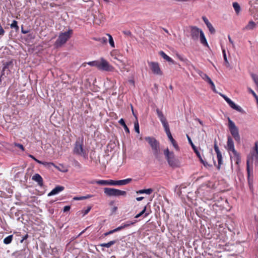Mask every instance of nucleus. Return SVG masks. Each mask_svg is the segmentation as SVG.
Segmentation results:
<instances>
[{
  "mask_svg": "<svg viewBox=\"0 0 258 258\" xmlns=\"http://www.w3.org/2000/svg\"><path fill=\"white\" fill-rule=\"evenodd\" d=\"M145 140L150 145L155 157L159 159L161 154L159 142L152 137H146Z\"/></svg>",
  "mask_w": 258,
  "mask_h": 258,
  "instance_id": "1",
  "label": "nucleus"
},
{
  "mask_svg": "<svg viewBox=\"0 0 258 258\" xmlns=\"http://www.w3.org/2000/svg\"><path fill=\"white\" fill-rule=\"evenodd\" d=\"M227 149L228 152H232L233 155L230 156L231 161L233 160L237 165L240 162V156L239 154L235 150L233 141L230 136L227 138Z\"/></svg>",
  "mask_w": 258,
  "mask_h": 258,
  "instance_id": "2",
  "label": "nucleus"
},
{
  "mask_svg": "<svg viewBox=\"0 0 258 258\" xmlns=\"http://www.w3.org/2000/svg\"><path fill=\"white\" fill-rule=\"evenodd\" d=\"M73 153L75 154L85 157L86 155V151L84 149V141L83 138L77 139L73 149Z\"/></svg>",
  "mask_w": 258,
  "mask_h": 258,
  "instance_id": "3",
  "label": "nucleus"
},
{
  "mask_svg": "<svg viewBox=\"0 0 258 258\" xmlns=\"http://www.w3.org/2000/svg\"><path fill=\"white\" fill-rule=\"evenodd\" d=\"M73 34V30L69 29L65 32L59 33L58 37L55 42V45L56 47H60L69 39Z\"/></svg>",
  "mask_w": 258,
  "mask_h": 258,
  "instance_id": "4",
  "label": "nucleus"
},
{
  "mask_svg": "<svg viewBox=\"0 0 258 258\" xmlns=\"http://www.w3.org/2000/svg\"><path fill=\"white\" fill-rule=\"evenodd\" d=\"M104 194L109 197H119L120 196H125L126 192L114 188L105 187L104 188Z\"/></svg>",
  "mask_w": 258,
  "mask_h": 258,
  "instance_id": "5",
  "label": "nucleus"
},
{
  "mask_svg": "<svg viewBox=\"0 0 258 258\" xmlns=\"http://www.w3.org/2000/svg\"><path fill=\"white\" fill-rule=\"evenodd\" d=\"M137 222H138V220H135L133 221H126L125 223L121 224V225L120 226H119L113 230H111L108 232L104 233L103 235L104 236H107L112 234L116 232L119 231L124 229L125 228L128 227L131 225H134Z\"/></svg>",
  "mask_w": 258,
  "mask_h": 258,
  "instance_id": "6",
  "label": "nucleus"
},
{
  "mask_svg": "<svg viewBox=\"0 0 258 258\" xmlns=\"http://www.w3.org/2000/svg\"><path fill=\"white\" fill-rule=\"evenodd\" d=\"M228 126L231 134L235 140L237 142H240V137L239 135L238 129L235 123L229 118L228 119Z\"/></svg>",
  "mask_w": 258,
  "mask_h": 258,
  "instance_id": "7",
  "label": "nucleus"
},
{
  "mask_svg": "<svg viewBox=\"0 0 258 258\" xmlns=\"http://www.w3.org/2000/svg\"><path fill=\"white\" fill-rule=\"evenodd\" d=\"M164 154L168 163L170 166L175 167L177 166L174 154L173 152H170L168 148H167L164 150Z\"/></svg>",
  "mask_w": 258,
  "mask_h": 258,
  "instance_id": "8",
  "label": "nucleus"
},
{
  "mask_svg": "<svg viewBox=\"0 0 258 258\" xmlns=\"http://www.w3.org/2000/svg\"><path fill=\"white\" fill-rule=\"evenodd\" d=\"M148 63L152 73L156 75L161 76L163 73L161 70L159 64L157 62L148 61Z\"/></svg>",
  "mask_w": 258,
  "mask_h": 258,
  "instance_id": "9",
  "label": "nucleus"
},
{
  "mask_svg": "<svg viewBox=\"0 0 258 258\" xmlns=\"http://www.w3.org/2000/svg\"><path fill=\"white\" fill-rule=\"evenodd\" d=\"M98 69L101 71H111L113 67L106 60L102 58L100 61H99Z\"/></svg>",
  "mask_w": 258,
  "mask_h": 258,
  "instance_id": "10",
  "label": "nucleus"
},
{
  "mask_svg": "<svg viewBox=\"0 0 258 258\" xmlns=\"http://www.w3.org/2000/svg\"><path fill=\"white\" fill-rule=\"evenodd\" d=\"M156 113L160 121L161 122L164 128L165 129L169 127V124L166 120V117L164 116L163 112L159 108H157Z\"/></svg>",
  "mask_w": 258,
  "mask_h": 258,
  "instance_id": "11",
  "label": "nucleus"
},
{
  "mask_svg": "<svg viewBox=\"0 0 258 258\" xmlns=\"http://www.w3.org/2000/svg\"><path fill=\"white\" fill-rule=\"evenodd\" d=\"M202 31L196 26L190 27V36L194 40H197L199 38V34H201V32Z\"/></svg>",
  "mask_w": 258,
  "mask_h": 258,
  "instance_id": "12",
  "label": "nucleus"
},
{
  "mask_svg": "<svg viewBox=\"0 0 258 258\" xmlns=\"http://www.w3.org/2000/svg\"><path fill=\"white\" fill-rule=\"evenodd\" d=\"M164 130H165V132L169 140L172 143V144L173 146L174 147V148H175V149L176 150L178 151L179 150V148L178 144L176 143V141L173 139V138L172 136L171 133L170 131L169 126L167 128H165Z\"/></svg>",
  "mask_w": 258,
  "mask_h": 258,
  "instance_id": "13",
  "label": "nucleus"
},
{
  "mask_svg": "<svg viewBox=\"0 0 258 258\" xmlns=\"http://www.w3.org/2000/svg\"><path fill=\"white\" fill-rule=\"evenodd\" d=\"M187 138L188 141L189 143H190L191 146L192 147L195 153L196 154L197 156L199 158L201 162L205 166V165H206L204 161V160H203V159L201 156L200 152L198 150L196 147L195 146V145L192 142V141H191L190 138L188 135H187Z\"/></svg>",
  "mask_w": 258,
  "mask_h": 258,
  "instance_id": "14",
  "label": "nucleus"
},
{
  "mask_svg": "<svg viewBox=\"0 0 258 258\" xmlns=\"http://www.w3.org/2000/svg\"><path fill=\"white\" fill-rule=\"evenodd\" d=\"M198 73L199 75H200V76H201L203 77L204 79H205L211 85V89L214 92H216L215 85L213 81L211 80V79L206 74L202 73L201 71H198Z\"/></svg>",
  "mask_w": 258,
  "mask_h": 258,
  "instance_id": "15",
  "label": "nucleus"
},
{
  "mask_svg": "<svg viewBox=\"0 0 258 258\" xmlns=\"http://www.w3.org/2000/svg\"><path fill=\"white\" fill-rule=\"evenodd\" d=\"M64 187L63 186L57 185L53 188L49 193L48 194V196H52L58 194L59 192L63 191Z\"/></svg>",
  "mask_w": 258,
  "mask_h": 258,
  "instance_id": "16",
  "label": "nucleus"
},
{
  "mask_svg": "<svg viewBox=\"0 0 258 258\" xmlns=\"http://www.w3.org/2000/svg\"><path fill=\"white\" fill-rule=\"evenodd\" d=\"M3 66L4 67L3 68V72H4L7 70L10 72V69H12L13 68V61L12 60H11L8 61L4 62Z\"/></svg>",
  "mask_w": 258,
  "mask_h": 258,
  "instance_id": "17",
  "label": "nucleus"
},
{
  "mask_svg": "<svg viewBox=\"0 0 258 258\" xmlns=\"http://www.w3.org/2000/svg\"><path fill=\"white\" fill-rule=\"evenodd\" d=\"M32 179L37 182L39 185L42 186L43 185V181L42 177L40 174L36 173L32 177Z\"/></svg>",
  "mask_w": 258,
  "mask_h": 258,
  "instance_id": "18",
  "label": "nucleus"
},
{
  "mask_svg": "<svg viewBox=\"0 0 258 258\" xmlns=\"http://www.w3.org/2000/svg\"><path fill=\"white\" fill-rule=\"evenodd\" d=\"M229 106L233 109L240 111L241 110L240 107L237 106L235 103L231 100L229 98H224Z\"/></svg>",
  "mask_w": 258,
  "mask_h": 258,
  "instance_id": "19",
  "label": "nucleus"
},
{
  "mask_svg": "<svg viewBox=\"0 0 258 258\" xmlns=\"http://www.w3.org/2000/svg\"><path fill=\"white\" fill-rule=\"evenodd\" d=\"M150 211L147 210V206H146L144 207L143 210L141 212L135 216V218L137 219L143 215L144 217H146L150 214Z\"/></svg>",
  "mask_w": 258,
  "mask_h": 258,
  "instance_id": "20",
  "label": "nucleus"
},
{
  "mask_svg": "<svg viewBox=\"0 0 258 258\" xmlns=\"http://www.w3.org/2000/svg\"><path fill=\"white\" fill-rule=\"evenodd\" d=\"M133 180L132 178H128L125 179L116 180V185H124L131 183Z\"/></svg>",
  "mask_w": 258,
  "mask_h": 258,
  "instance_id": "21",
  "label": "nucleus"
},
{
  "mask_svg": "<svg viewBox=\"0 0 258 258\" xmlns=\"http://www.w3.org/2000/svg\"><path fill=\"white\" fill-rule=\"evenodd\" d=\"M159 54L165 59H166L167 61L171 62L173 64H175V61L169 56L166 54L163 51H160L159 52Z\"/></svg>",
  "mask_w": 258,
  "mask_h": 258,
  "instance_id": "22",
  "label": "nucleus"
},
{
  "mask_svg": "<svg viewBox=\"0 0 258 258\" xmlns=\"http://www.w3.org/2000/svg\"><path fill=\"white\" fill-rule=\"evenodd\" d=\"M118 241V240H113L111 241H109L107 243H103L99 244V246H100L101 247H105L107 248L110 247L112 245L115 244Z\"/></svg>",
  "mask_w": 258,
  "mask_h": 258,
  "instance_id": "23",
  "label": "nucleus"
},
{
  "mask_svg": "<svg viewBox=\"0 0 258 258\" xmlns=\"http://www.w3.org/2000/svg\"><path fill=\"white\" fill-rule=\"evenodd\" d=\"M153 192V189L152 188H148V189H141L137 191V194H146L147 195H150Z\"/></svg>",
  "mask_w": 258,
  "mask_h": 258,
  "instance_id": "24",
  "label": "nucleus"
},
{
  "mask_svg": "<svg viewBox=\"0 0 258 258\" xmlns=\"http://www.w3.org/2000/svg\"><path fill=\"white\" fill-rule=\"evenodd\" d=\"M200 41L203 45L209 47L208 42L203 31L201 32Z\"/></svg>",
  "mask_w": 258,
  "mask_h": 258,
  "instance_id": "25",
  "label": "nucleus"
},
{
  "mask_svg": "<svg viewBox=\"0 0 258 258\" xmlns=\"http://www.w3.org/2000/svg\"><path fill=\"white\" fill-rule=\"evenodd\" d=\"M119 123L122 125L123 128H124V130L125 131V132L127 133H130V130L129 128H128V127L127 126V125H126L125 122H124V120L123 118H121L119 121H118Z\"/></svg>",
  "mask_w": 258,
  "mask_h": 258,
  "instance_id": "26",
  "label": "nucleus"
},
{
  "mask_svg": "<svg viewBox=\"0 0 258 258\" xmlns=\"http://www.w3.org/2000/svg\"><path fill=\"white\" fill-rule=\"evenodd\" d=\"M217 158L218 160V166L217 168L218 169H220V166L222 164V156L221 153H217Z\"/></svg>",
  "mask_w": 258,
  "mask_h": 258,
  "instance_id": "27",
  "label": "nucleus"
},
{
  "mask_svg": "<svg viewBox=\"0 0 258 258\" xmlns=\"http://www.w3.org/2000/svg\"><path fill=\"white\" fill-rule=\"evenodd\" d=\"M222 53H223L224 60V65L227 68H230V63H229V62H228V61L227 60V56H226V51H225V49H223L222 50Z\"/></svg>",
  "mask_w": 258,
  "mask_h": 258,
  "instance_id": "28",
  "label": "nucleus"
},
{
  "mask_svg": "<svg viewBox=\"0 0 258 258\" xmlns=\"http://www.w3.org/2000/svg\"><path fill=\"white\" fill-rule=\"evenodd\" d=\"M29 157H30L31 158H32V159H33L37 163H38L40 164H42V165H44V166H46L47 165L49 164V163H47V162H43V161L38 160L34 156H33L32 155H30V154L29 155Z\"/></svg>",
  "mask_w": 258,
  "mask_h": 258,
  "instance_id": "29",
  "label": "nucleus"
},
{
  "mask_svg": "<svg viewBox=\"0 0 258 258\" xmlns=\"http://www.w3.org/2000/svg\"><path fill=\"white\" fill-rule=\"evenodd\" d=\"M91 183L101 185H107V180H97L93 181Z\"/></svg>",
  "mask_w": 258,
  "mask_h": 258,
  "instance_id": "30",
  "label": "nucleus"
},
{
  "mask_svg": "<svg viewBox=\"0 0 258 258\" xmlns=\"http://www.w3.org/2000/svg\"><path fill=\"white\" fill-rule=\"evenodd\" d=\"M255 23L253 21H251L248 23L247 25L245 26V29L247 30H252L254 29V28L255 27Z\"/></svg>",
  "mask_w": 258,
  "mask_h": 258,
  "instance_id": "31",
  "label": "nucleus"
},
{
  "mask_svg": "<svg viewBox=\"0 0 258 258\" xmlns=\"http://www.w3.org/2000/svg\"><path fill=\"white\" fill-rule=\"evenodd\" d=\"M13 239V235H9L4 239V243L6 244H9L12 242Z\"/></svg>",
  "mask_w": 258,
  "mask_h": 258,
  "instance_id": "32",
  "label": "nucleus"
},
{
  "mask_svg": "<svg viewBox=\"0 0 258 258\" xmlns=\"http://www.w3.org/2000/svg\"><path fill=\"white\" fill-rule=\"evenodd\" d=\"M233 7L236 13L237 14H238L241 10L239 5L236 2H234L233 3Z\"/></svg>",
  "mask_w": 258,
  "mask_h": 258,
  "instance_id": "33",
  "label": "nucleus"
},
{
  "mask_svg": "<svg viewBox=\"0 0 258 258\" xmlns=\"http://www.w3.org/2000/svg\"><path fill=\"white\" fill-rule=\"evenodd\" d=\"M47 163H51V164H49L48 165H46V167H48V168H50L51 166H53V167H54L56 169H57L58 170L60 171H61V172H67V170H62L60 168V167H59L58 166L55 165L52 162H47Z\"/></svg>",
  "mask_w": 258,
  "mask_h": 258,
  "instance_id": "34",
  "label": "nucleus"
},
{
  "mask_svg": "<svg viewBox=\"0 0 258 258\" xmlns=\"http://www.w3.org/2000/svg\"><path fill=\"white\" fill-rule=\"evenodd\" d=\"M11 28L12 29H15V31L17 32L19 29L17 21L13 20L12 23L11 24Z\"/></svg>",
  "mask_w": 258,
  "mask_h": 258,
  "instance_id": "35",
  "label": "nucleus"
},
{
  "mask_svg": "<svg viewBox=\"0 0 258 258\" xmlns=\"http://www.w3.org/2000/svg\"><path fill=\"white\" fill-rule=\"evenodd\" d=\"M252 78L255 83L256 86L257 87V90L258 91V76L255 74H252L251 75Z\"/></svg>",
  "mask_w": 258,
  "mask_h": 258,
  "instance_id": "36",
  "label": "nucleus"
},
{
  "mask_svg": "<svg viewBox=\"0 0 258 258\" xmlns=\"http://www.w3.org/2000/svg\"><path fill=\"white\" fill-rule=\"evenodd\" d=\"M107 35L108 36V38H109L108 41H109L110 45H111V47H114L115 45H114V41H113L112 37L111 36V35H110L109 34H107Z\"/></svg>",
  "mask_w": 258,
  "mask_h": 258,
  "instance_id": "37",
  "label": "nucleus"
},
{
  "mask_svg": "<svg viewBox=\"0 0 258 258\" xmlns=\"http://www.w3.org/2000/svg\"><path fill=\"white\" fill-rule=\"evenodd\" d=\"M95 40H96V41H99L101 43H102L103 44H106V43L107 42V39L106 37L95 38Z\"/></svg>",
  "mask_w": 258,
  "mask_h": 258,
  "instance_id": "38",
  "label": "nucleus"
},
{
  "mask_svg": "<svg viewBox=\"0 0 258 258\" xmlns=\"http://www.w3.org/2000/svg\"><path fill=\"white\" fill-rule=\"evenodd\" d=\"M207 27H208L210 32L211 34H215L216 32L215 29H214V28L213 27L211 23L207 25Z\"/></svg>",
  "mask_w": 258,
  "mask_h": 258,
  "instance_id": "39",
  "label": "nucleus"
},
{
  "mask_svg": "<svg viewBox=\"0 0 258 258\" xmlns=\"http://www.w3.org/2000/svg\"><path fill=\"white\" fill-rule=\"evenodd\" d=\"M98 63H99V61L95 60V61L88 62L87 63L91 66L96 67L98 69Z\"/></svg>",
  "mask_w": 258,
  "mask_h": 258,
  "instance_id": "40",
  "label": "nucleus"
},
{
  "mask_svg": "<svg viewBox=\"0 0 258 258\" xmlns=\"http://www.w3.org/2000/svg\"><path fill=\"white\" fill-rule=\"evenodd\" d=\"M134 127L135 131L139 134L140 133V129H139V124L138 120L137 119L136 121L134 122Z\"/></svg>",
  "mask_w": 258,
  "mask_h": 258,
  "instance_id": "41",
  "label": "nucleus"
},
{
  "mask_svg": "<svg viewBox=\"0 0 258 258\" xmlns=\"http://www.w3.org/2000/svg\"><path fill=\"white\" fill-rule=\"evenodd\" d=\"M107 185H116V180H107Z\"/></svg>",
  "mask_w": 258,
  "mask_h": 258,
  "instance_id": "42",
  "label": "nucleus"
},
{
  "mask_svg": "<svg viewBox=\"0 0 258 258\" xmlns=\"http://www.w3.org/2000/svg\"><path fill=\"white\" fill-rule=\"evenodd\" d=\"M123 33L126 36H130V37L132 36V32L130 30L123 31Z\"/></svg>",
  "mask_w": 258,
  "mask_h": 258,
  "instance_id": "43",
  "label": "nucleus"
},
{
  "mask_svg": "<svg viewBox=\"0 0 258 258\" xmlns=\"http://www.w3.org/2000/svg\"><path fill=\"white\" fill-rule=\"evenodd\" d=\"M214 148V150H215V152L216 153V154L219 153L221 152L219 150L218 146L217 145L216 142H215Z\"/></svg>",
  "mask_w": 258,
  "mask_h": 258,
  "instance_id": "44",
  "label": "nucleus"
},
{
  "mask_svg": "<svg viewBox=\"0 0 258 258\" xmlns=\"http://www.w3.org/2000/svg\"><path fill=\"white\" fill-rule=\"evenodd\" d=\"M91 209V207H87V209L83 210V213L84 215L87 214L90 212Z\"/></svg>",
  "mask_w": 258,
  "mask_h": 258,
  "instance_id": "45",
  "label": "nucleus"
},
{
  "mask_svg": "<svg viewBox=\"0 0 258 258\" xmlns=\"http://www.w3.org/2000/svg\"><path fill=\"white\" fill-rule=\"evenodd\" d=\"M74 165L76 167H77L79 168H81V164L78 161L74 160Z\"/></svg>",
  "mask_w": 258,
  "mask_h": 258,
  "instance_id": "46",
  "label": "nucleus"
},
{
  "mask_svg": "<svg viewBox=\"0 0 258 258\" xmlns=\"http://www.w3.org/2000/svg\"><path fill=\"white\" fill-rule=\"evenodd\" d=\"M202 19H203L204 22H205V23L206 24V26L208 25V24H210V23L209 22L208 20L205 17H203Z\"/></svg>",
  "mask_w": 258,
  "mask_h": 258,
  "instance_id": "47",
  "label": "nucleus"
},
{
  "mask_svg": "<svg viewBox=\"0 0 258 258\" xmlns=\"http://www.w3.org/2000/svg\"><path fill=\"white\" fill-rule=\"evenodd\" d=\"M16 146H17V147H18L19 149H20L21 150H22V151H24V148L23 147V146L22 145V144H16Z\"/></svg>",
  "mask_w": 258,
  "mask_h": 258,
  "instance_id": "48",
  "label": "nucleus"
},
{
  "mask_svg": "<svg viewBox=\"0 0 258 258\" xmlns=\"http://www.w3.org/2000/svg\"><path fill=\"white\" fill-rule=\"evenodd\" d=\"M71 209V207L70 206H66L63 208V212H68Z\"/></svg>",
  "mask_w": 258,
  "mask_h": 258,
  "instance_id": "49",
  "label": "nucleus"
},
{
  "mask_svg": "<svg viewBox=\"0 0 258 258\" xmlns=\"http://www.w3.org/2000/svg\"><path fill=\"white\" fill-rule=\"evenodd\" d=\"M248 91L249 92H250L252 95L253 96V97H257L255 94V93L252 90H251L250 88H248Z\"/></svg>",
  "mask_w": 258,
  "mask_h": 258,
  "instance_id": "50",
  "label": "nucleus"
},
{
  "mask_svg": "<svg viewBox=\"0 0 258 258\" xmlns=\"http://www.w3.org/2000/svg\"><path fill=\"white\" fill-rule=\"evenodd\" d=\"M21 32L23 33V34H27L29 32V31L28 30H24L23 29V26L21 27Z\"/></svg>",
  "mask_w": 258,
  "mask_h": 258,
  "instance_id": "51",
  "label": "nucleus"
},
{
  "mask_svg": "<svg viewBox=\"0 0 258 258\" xmlns=\"http://www.w3.org/2000/svg\"><path fill=\"white\" fill-rule=\"evenodd\" d=\"M5 31L1 26H0V35H3L4 34Z\"/></svg>",
  "mask_w": 258,
  "mask_h": 258,
  "instance_id": "52",
  "label": "nucleus"
},
{
  "mask_svg": "<svg viewBox=\"0 0 258 258\" xmlns=\"http://www.w3.org/2000/svg\"><path fill=\"white\" fill-rule=\"evenodd\" d=\"M83 196V197H74V200H84Z\"/></svg>",
  "mask_w": 258,
  "mask_h": 258,
  "instance_id": "53",
  "label": "nucleus"
},
{
  "mask_svg": "<svg viewBox=\"0 0 258 258\" xmlns=\"http://www.w3.org/2000/svg\"><path fill=\"white\" fill-rule=\"evenodd\" d=\"M177 56L178 57V58L181 60V61H184L185 60V59H184L182 56H181L179 54H177Z\"/></svg>",
  "mask_w": 258,
  "mask_h": 258,
  "instance_id": "54",
  "label": "nucleus"
},
{
  "mask_svg": "<svg viewBox=\"0 0 258 258\" xmlns=\"http://www.w3.org/2000/svg\"><path fill=\"white\" fill-rule=\"evenodd\" d=\"M92 197H93V196L91 195H88L86 196H83V198H84V200H85V199H88V198H92Z\"/></svg>",
  "mask_w": 258,
  "mask_h": 258,
  "instance_id": "55",
  "label": "nucleus"
},
{
  "mask_svg": "<svg viewBox=\"0 0 258 258\" xmlns=\"http://www.w3.org/2000/svg\"><path fill=\"white\" fill-rule=\"evenodd\" d=\"M28 237V234L25 235L23 238L22 239L21 241V242H22L24 240H26Z\"/></svg>",
  "mask_w": 258,
  "mask_h": 258,
  "instance_id": "56",
  "label": "nucleus"
},
{
  "mask_svg": "<svg viewBox=\"0 0 258 258\" xmlns=\"http://www.w3.org/2000/svg\"><path fill=\"white\" fill-rule=\"evenodd\" d=\"M228 40L230 43L232 44L233 46H234L233 41L232 40L231 37L229 36H228Z\"/></svg>",
  "mask_w": 258,
  "mask_h": 258,
  "instance_id": "57",
  "label": "nucleus"
},
{
  "mask_svg": "<svg viewBox=\"0 0 258 258\" xmlns=\"http://www.w3.org/2000/svg\"><path fill=\"white\" fill-rule=\"evenodd\" d=\"M143 199H144V197H137V198H136V200H137L138 201H142Z\"/></svg>",
  "mask_w": 258,
  "mask_h": 258,
  "instance_id": "58",
  "label": "nucleus"
},
{
  "mask_svg": "<svg viewBox=\"0 0 258 258\" xmlns=\"http://www.w3.org/2000/svg\"><path fill=\"white\" fill-rule=\"evenodd\" d=\"M89 228V227H87L85 230H83L78 236V237L81 236L83 233L85 232V231Z\"/></svg>",
  "mask_w": 258,
  "mask_h": 258,
  "instance_id": "59",
  "label": "nucleus"
},
{
  "mask_svg": "<svg viewBox=\"0 0 258 258\" xmlns=\"http://www.w3.org/2000/svg\"><path fill=\"white\" fill-rule=\"evenodd\" d=\"M254 158L255 160V164L256 166H258V157H256Z\"/></svg>",
  "mask_w": 258,
  "mask_h": 258,
  "instance_id": "60",
  "label": "nucleus"
},
{
  "mask_svg": "<svg viewBox=\"0 0 258 258\" xmlns=\"http://www.w3.org/2000/svg\"><path fill=\"white\" fill-rule=\"evenodd\" d=\"M163 30H164L166 33H167L169 34V32H168V31L167 29H165V28H163Z\"/></svg>",
  "mask_w": 258,
  "mask_h": 258,
  "instance_id": "61",
  "label": "nucleus"
},
{
  "mask_svg": "<svg viewBox=\"0 0 258 258\" xmlns=\"http://www.w3.org/2000/svg\"><path fill=\"white\" fill-rule=\"evenodd\" d=\"M130 82L131 83L133 84H134V81H133V80H130Z\"/></svg>",
  "mask_w": 258,
  "mask_h": 258,
  "instance_id": "62",
  "label": "nucleus"
},
{
  "mask_svg": "<svg viewBox=\"0 0 258 258\" xmlns=\"http://www.w3.org/2000/svg\"><path fill=\"white\" fill-rule=\"evenodd\" d=\"M198 120L199 122H200V123L202 125L203 124L202 122L199 119H198Z\"/></svg>",
  "mask_w": 258,
  "mask_h": 258,
  "instance_id": "63",
  "label": "nucleus"
},
{
  "mask_svg": "<svg viewBox=\"0 0 258 258\" xmlns=\"http://www.w3.org/2000/svg\"><path fill=\"white\" fill-rule=\"evenodd\" d=\"M143 258H149V257H148V256H144L143 257Z\"/></svg>",
  "mask_w": 258,
  "mask_h": 258,
  "instance_id": "64",
  "label": "nucleus"
}]
</instances>
